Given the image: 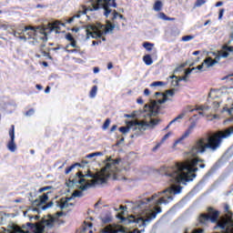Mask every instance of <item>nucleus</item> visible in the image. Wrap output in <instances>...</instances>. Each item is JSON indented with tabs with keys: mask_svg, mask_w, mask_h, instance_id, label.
Wrapping results in <instances>:
<instances>
[{
	"mask_svg": "<svg viewBox=\"0 0 233 233\" xmlns=\"http://www.w3.org/2000/svg\"><path fill=\"white\" fill-rule=\"evenodd\" d=\"M181 192V187L175 189L174 187L167 188L163 191H158L151 196V198H144L142 200L137 201V208L141 210H148V203L154 201L155 203V212H151L146 218L140 217L136 218L130 216L128 218H123L122 221L125 225H130V223H135L138 225V227H147L148 223H150L153 219L157 218L158 214H161V207H157L158 205H168L170 201L174 199V196L176 194H179Z\"/></svg>",
	"mask_w": 233,
	"mask_h": 233,
	"instance_id": "obj_1",
	"label": "nucleus"
},
{
	"mask_svg": "<svg viewBox=\"0 0 233 233\" xmlns=\"http://www.w3.org/2000/svg\"><path fill=\"white\" fill-rule=\"evenodd\" d=\"M203 159L192 158L187 163H176L171 167L162 166L159 169L160 174L167 177L170 185H179L181 183H188L194 181L198 176V163H203Z\"/></svg>",
	"mask_w": 233,
	"mask_h": 233,
	"instance_id": "obj_2",
	"label": "nucleus"
},
{
	"mask_svg": "<svg viewBox=\"0 0 233 233\" xmlns=\"http://www.w3.org/2000/svg\"><path fill=\"white\" fill-rule=\"evenodd\" d=\"M231 134H233V127L229 129H226L225 133L222 135L212 134L206 137L198 138L189 150L190 157H196V156L199 154H205L207 150L216 152V150L221 148L223 139H227Z\"/></svg>",
	"mask_w": 233,
	"mask_h": 233,
	"instance_id": "obj_3",
	"label": "nucleus"
},
{
	"mask_svg": "<svg viewBox=\"0 0 233 233\" xmlns=\"http://www.w3.org/2000/svg\"><path fill=\"white\" fill-rule=\"evenodd\" d=\"M85 177H91L92 179H96L95 183L96 185H103L106 183V177H97L96 174H93L89 169L87 170V173L83 171H78L76 174V177L69 178V182L67 186L74 187V185H80L79 188L82 191L88 190V188H91V187L94 185L90 182H87Z\"/></svg>",
	"mask_w": 233,
	"mask_h": 233,
	"instance_id": "obj_4",
	"label": "nucleus"
},
{
	"mask_svg": "<svg viewBox=\"0 0 233 233\" xmlns=\"http://www.w3.org/2000/svg\"><path fill=\"white\" fill-rule=\"evenodd\" d=\"M89 3L91 6H93V8H88L90 12H97V10H101V8H103L105 17H108L110 14H112L110 6L117 8V3H116V0H89Z\"/></svg>",
	"mask_w": 233,
	"mask_h": 233,
	"instance_id": "obj_5",
	"label": "nucleus"
},
{
	"mask_svg": "<svg viewBox=\"0 0 233 233\" xmlns=\"http://www.w3.org/2000/svg\"><path fill=\"white\" fill-rule=\"evenodd\" d=\"M48 194H52V192L48 191L47 193H44L42 196L39 197V198H36L34 201H32V198H29V201L32 202L33 207H39L41 210H46V208H52V207H54V201H50L47 204H46V201L48 200Z\"/></svg>",
	"mask_w": 233,
	"mask_h": 233,
	"instance_id": "obj_6",
	"label": "nucleus"
},
{
	"mask_svg": "<svg viewBox=\"0 0 233 233\" xmlns=\"http://www.w3.org/2000/svg\"><path fill=\"white\" fill-rule=\"evenodd\" d=\"M208 214H201L199 217V222L202 225H207L208 221L211 223H218V219H219V211L214 209L213 208H208Z\"/></svg>",
	"mask_w": 233,
	"mask_h": 233,
	"instance_id": "obj_7",
	"label": "nucleus"
},
{
	"mask_svg": "<svg viewBox=\"0 0 233 233\" xmlns=\"http://www.w3.org/2000/svg\"><path fill=\"white\" fill-rule=\"evenodd\" d=\"M106 166L102 168L103 172H116V168L117 167V165H119L121 159H112V157H108L106 160Z\"/></svg>",
	"mask_w": 233,
	"mask_h": 233,
	"instance_id": "obj_8",
	"label": "nucleus"
},
{
	"mask_svg": "<svg viewBox=\"0 0 233 233\" xmlns=\"http://www.w3.org/2000/svg\"><path fill=\"white\" fill-rule=\"evenodd\" d=\"M159 125V119H151L150 122H138L136 124L135 130H139L142 134L148 127H156Z\"/></svg>",
	"mask_w": 233,
	"mask_h": 233,
	"instance_id": "obj_9",
	"label": "nucleus"
},
{
	"mask_svg": "<svg viewBox=\"0 0 233 233\" xmlns=\"http://www.w3.org/2000/svg\"><path fill=\"white\" fill-rule=\"evenodd\" d=\"M10 141L7 144V148L10 152L16 150L17 146H15V126L12 125L11 129L9 130Z\"/></svg>",
	"mask_w": 233,
	"mask_h": 233,
	"instance_id": "obj_10",
	"label": "nucleus"
},
{
	"mask_svg": "<svg viewBox=\"0 0 233 233\" xmlns=\"http://www.w3.org/2000/svg\"><path fill=\"white\" fill-rule=\"evenodd\" d=\"M210 176V171L195 186V187L187 195L186 199L192 198L197 192H199L207 181V177Z\"/></svg>",
	"mask_w": 233,
	"mask_h": 233,
	"instance_id": "obj_11",
	"label": "nucleus"
},
{
	"mask_svg": "<svg viewBox=\"0 0 233 233\" xmlns=\"http://www.w3.org/2000/svg\"><path fill=\"white\" fill-rule=\"evenodd\" d=\"M196 125L197 124L195 121L191 122V124L189 125L187 129L184 132V134L175 141V145H179L181 141H184V139H187V137H188V136H190V134L194 132V129L196 128Z\"/></svg>",
	"mask_w": 233,
	"mask_h": 233,
	"instance_id": "obj_12",
	"label": "nucleus"
},
{
	"mask_svg": "<svg viewBox=\"0 0 233 233\" xmlns=\"http://www.w3.org/2000/svg\"><path fill=\"white\" fill-rule=\"evenodd\" d=\"M88 8H94V6H92V5L90 4V5L88 7H86V5H82L81 8L79 9L78 13L75 15H73L71 18H69L67 20V23H74V19H76V17L77 19H79V17H81V15H86V12H90L88 10Z\"/></svg>",
	"mask_w": 233,
	"mask_h": 233,
	"instance_id": "obj_13",
	"label": "nucleus"
},
{
	"mask_svg": "<svg viewBox=\"0 0 233 233\" xmlns=\"http://www.w3.org/2000/svg\"><path fill=\"white\" fill-rule=\"evenodd\" d=\"M213 56H215V59H212V57L208 56L206 59H204V63L206 64V68H210V66H214L217 63H219V60L221 59V55L218 53H213Z\"/></svg>",
	"mask_w": 233,
	"mask_h": 233,
	"instance_id": "obj_14",
	"label": "nucleus"
},
{
	"mask_svg": "<svg viewBox=\"0 0 233 233\" xmlns=\"http://www.w3.org/2000/svg\"><path fill=\"white\" fill-rule=\"evenodd\" d=\"M41 26L28 25L24 28L23 32H28V30H31V32L27 33V35H29V37H37V35H39V32H41Z\"/></svg>",
	"mask_w": 233,
	"mask_h": 233,
	"instance_id": "obj_15",
	"label": "nucleus"
},
{
	"mask_svg": "<svg viewBox=\"0 0 233 233\" xmlns=\"http://www.w3.org/2000/svg\"><path fill=\"white\" fill-rule=\"evenodd\" d=\"M102 233H119V230L113 225H107L102 229Z\"/></svg>",
	"mask_w": 233,
	"mask_h": 233,
	"instance_id": "obj_16",
	"label": "nucleus"
},
{
	"mask_svg": "<svg viewBox=\"0 0 233 233\" xmlns=\"http://www.w3.org/2000/svg\"><path fill=\"white\" fill-rule=\"evenodd\" d=\"M143 61H144L145 65H147V66H150V65H152V63H154V60L152 59V56L150 55L144 56Z\"/></svg>",
	"mask_w": 233,
	"mask_h": 233,
	"instance_id": "obj_17",
	"label": "nucleus"
},
{
	"mask_svg": "<svg viewBox=\"0 0 233 233\" xmlns=\"http://www.w3.org/2000/svg\"><path fill=\"white\" fill-rule=\"evenodd\" d=\"M46 29L45 28H41L40 31H39V34L43 36H40V39L42 41H44V43H46L48 41V36L46 35V32L45 31Z\"/></svg>",
	"mask_w": 233,
	"mask_h": 233,
	"instance_id": "obj_18",
	"label": "nucleus"
},
{
	"mask_svg": "<svg viewBox=\"0 0 233 233\" xmlns=\"http://www.w3.org/2000/svg\"><path fill=\"white\" fill-rule=\"evenodd\" d=\"M161 8H163V3L157 0L154 5V10L156 12H161Z\"/></svg>",
	"mask_w": 233,
	"mask_h": 233,
	"instance_id": "obj_19",
	"label": "nucleus"
},
{
	"mask_svg": "<svg viewBox=\"0 0 233 233\" xmlns=\"http://www.w3.org/2000/svg\"><path fill=\"white\" fill-rule=\"evenodd\" d=\"M96 96H97V86H94L89 92V97H91V99H94Z\"/></svg>",
	"mask_w": 233,
	"mask_h": 233,
	"instance_id": "obj_20",
	"label": "nucleus"
},
{
	"mask_svg": "<svg viewBox=\"0 0 233 233\" xmlns=\"http://www.w3.org/2000/svg\"><path fill=\"white\" fill-rule=\"evenodd\" d=\"M93 224L92 222H84V226H82V232H86V230H88V228H92Z\"/></svg>",
	"mask_w": 233,
	"mask_h": 233,
	"instance_id": "obj_21",
	"label": "nucleus"
},
{
	"mask_svg": "<svg viewBox=\"0 0 233 233\" xmlns=\"http://www.w3.org/2000/svg\"><path fill=\"white\" fill-rule=\"evenodd\" d=\"M56 205L58 208H61V210H63V208H66L68 207V202L66 200L62 203H59V201H56Z\"/></svg>",
	"mask_w": 233,
	"mask_h": 233,
	"instance_id": "obj_22",
	"label": "nucleus"
},
{
	"mask_svg": "<svg viewBox=\"0 0 233 233\" xmlns=\"http://www.w3.org/2000/svg\"><path fill=\"white\" fill-rule=\"evenodd\" d=\"M143 46L147 52H152V47L154 46V44L150 42H145L143 43Z\"/></svg>",
	"mask_w": 233,
	"mask_h": 233,
	"instance_id": "obj_23",
	"label": "nucleus"
},
{
	"mask_svg": "<svg viewBox=\"0 0 233 233\" xmlns=\"http://www.w3.org/2000/svg\"><path fill=\"white\" fill-rule=\"evenodd\" d=\"M76 167H83L81 164L79 163H75L73 165H71L69 167H67L65 171V174L66 175H68V173L71 171V170H74V168H76Z\"/></svg>",
	"mask_w": 233,
	"mask_h": 233,
	"instance_id": "obj_24",
	"label": "nucleus"
},
{
	"mask_svg": "<svg viewBox=\"0 0 233 233\" xmlns=\"http://www.w3.org/2000/svg\"><path fill=\"white\" fill-rule=\"evenodd\" d=\"M114 28H116V25L108 24L105 29V34H110V32H114Z\"/></svg>",
	"mask_w": 233,
	"mask_h": 233,
	"instance_id": "obj_25",
	"label": "nucleus"
},
{
	"mask_svg": "<svg viewBox=\"0 0 233 233\" xmlns=\"http://www.w3.org/2000/svg\"><path fill=\"white\" fill-rule=\"evenodd\" d=\"M102 223L106 225L107 223H112V217L111 215H106L105 217L102 218Z\"/></svg>",
	"mask_w": 233,
	"mask_h": 233,
	"instance_id": "obj_26",
	"label": "nucleus"
},
{
	"mask_svg": "<svg viewBox=\"0 0 233 233\" xmlns=\"http://www.w3.org/2000/svg\"><path fill=\"white\" fill-rule=\"evenodd\" d=\"M183 117H185V113H181L180 115H178L177 117H175L173 120H171L169 122V125H174V123L179 121V119H183Z\"/></svg>",
	"mask_w": 233,
	"mask_h": 233,
	"instance_id": "obj_27",
	"label": "nucleus"
},
{
	"mask_svg": "<svg viewBox=\"0 0 233 233\" xmlns=\"http://www.w3.org/2000/svg\"><path fill=\"white\" fill-rule=\"evenodd\" d=\"M72 198H83V191L75 190L72 194Z\"/></svg>",
	"mask_w": 233,
	"mask_h": 233,
	"instance_id": "obj_28",
	"label": "nucleus"
},
{
	"mask_svg": "<svg viewBox=\"0 0 233 233\" xmlns=\"http://www.w3.org/2000/svg\"><path fill=\"white\" fill-rule=\"evenodd\" d=\"M119 132H121L122 134H128V132H130V127H120L118 128Z\"/></svg>",
	"mask_w": 233,
	"mask_h": 233,
	"instance_id": "obj_29",
	"label": "nucleus"
},
{
	"mask_svg": "<svg viewBox=\"0 0 233 233\" xmlns=\"http://www.w3.org/2000/svg\"><path fill=\"white\" fill-rule=\"evenodd\" d=\"M205 3H207L205 0H197L194 6L195 8H199V6H203Z\"/></svg>",
	"mask_w": 233,
	"mask_h": 233,
	"instance_id": "obj_30",
	"label": "nucleus"
},
{
	"mask_svg": "<svg viewBox=\"0 0 233 233\" xmlns=\"http://www.w3.org/2000/svg\"><path fill=\"white\" fill-rule=\"evenodd\" d=\"M176 95V89H168L166 91V96H170V97H174V96Z\"/></svg>",
	"mask_w": 233,
	"mask_h": 233,
	"instance_id": "obj_31",
	"label": "nucleus"
},
{
	"mask_svg": "<svg viewBox=\"0 0 233 233\" xmlns=\"http://www.w3.org/2000/svg\"><path fill=\"white\" fill-rule=\"evenodd\" d=\"M205 65H207V64L204 61L201 65L198 66L197 67H193V68H196V70H199V72H205V70H207V69H205Z\"/></svg>",
	"mask_w": 233,
	"mask_h": 233,
	"instance_id": "obj_32",
	"label": "nucleus"
},
{
	"mask_svg": "<svg viewBox=\"0 0 233 233\" xmlns=\"http://www.w3.org/2000/svg\"><path fill=\"white\" fill-rule=\"evenodd\" d=\"M222 50H224L226 52H233V46H232L224 45V46H222Z\"/></svg>",
	"mask_w": 233,
	"mask_h": 233,
	"instance_id": "obj_33",
	"label": "nucleus"
},
{
	"mask_svg": "<svg viewBox=\"0 0 233 233\" xmlns=\"http://www.w3.org/2000/svg\"><path fill=\"white\" fill-rule=\"evenodd\" d=\"M165 83L161 81H155L150 84V86H164Z\"/></svg>",
	"mask_w": 233,
	"mask_h": 233,
	"instance_id": "obj_34",
	"label": "nucleus"
},
{
	"mask_svg": "<svg viewBox=\"0 0 233 233\" xmlns=\"http://www.w3.org/2000/svg\"><path fill=\"white\" fill-rule=\"evenodd\" d=\"M192 39H194V35H184L182 37V41H184L185 43L188 42V41H192Z\"/></svg>",
	"mask_w": 233,
	"mask_h": 233,
	"instance_id": "obj_35",
	"label": "nucleus"
},
{
	"mask_svg": "<svg viewBox=\"0 0 233 233\" xmlns=\"http://www.w3.org/2000/svg\"><path fill=\"white\" fill-rule=\"evenodd\" d=\"M59 26H65V24L59 22L58 20L53 23V28H59Z\"/></svg>",
	"mask_w": 233,
	"mask_h": 233,
	"instance_id": "obj_36",
	"label": "nucleus"
},
{
	"mask_svg": "<svg viewBox=\"0 0 233 233\" xmlns=\"http://www.w3.org/2000/svg\"><path fill=\"white\" fill-rule=\"evenodd\" d=\"M108 127H110V118H106L102 128L103 130H106V128H108Z\"/></svg>",
	"mask_w": 233,
	"mask_h": 233,
	"instance_id": "obj_37",
	"label": "nucleus"
},
{
	"mask_svg": "<svg viewBox=\"0 0 233 233\" xmlns=\"http://www.w3.org/2000/svg\"><path fill=\"white\" fill-rule=\"evenodd\" d=\"M217 227L221 228V230H225V228H227V224L225 222H218Z\"/></svg>",
	"mask_w": 233,
	"mask_h": 233,
	"instance_id": "obj_38",
	"label": "nucleus"
},
{
	"mask_svg": "<svg viewBox=\"0 0 233 233\" xmlns=\"http://www.w3.org/2000/svg\"><path fill=\"white\" fill-rule=\"evenodd\" d=\"M166 101H168V97L166 95H163V98L158 99L157 103H158V105H163V104H165Z\"/></svg>",
	"mask_w": 233,
	"mask_h": 233,
	"instance_id": "obj_39",
	"label": "nucleus"
},
{
	"mask_svg": "<svg viewBox=\"0 0 233 233\" xmlns=\"http://www.w3.org/2000/svg\"><path fill=\"white\" fill-rule=\"evenodd\" d=\"M53 187L52 186H46V187H41L38 189V192L41 193V192H45L46 190H52Z\"/></svg>",
	"mask_w": 233,
	"mask_h": 233,
	"instance_id": "obj_40",
	"label": "nucleus"
},
{
	"mask_svg": "<svg viewBox=\"0 0 233 233\" xmlns=\"http://www.w3.org/2000/svg\"><path fill=\"white\" fill-rule=\"evenodd\" d=\"M35 114V110L34 108H30L28 111L25 112V116L30 117V116H34Z\"/></svg>",
	"mask_w": 233,
	"mask_h": 233,
	"instance_id": "obj_41",
	"label": "nucleus"
},
{
	"mask_svg": "<svg viewBox=\"0 0 233 233\" xmlns=\"http://www.w3.org/2000/svg\"><path fill=\"white\" fill-rule=\"evenodd\" d=\"M172 135V132H168L167 134H166L162 139H161V143H165V141H167V139H168V137H170V136Z\"/></svg>",
	"mask_w": 233,
	"mask_h": 233,
	"instance_id": "obj_42",
	"label": "nucleus"
},
{
	"mask_svg": "<svg viewBox=\"0 0 233 233\" xmlns=\"http://www.w3.org/2000/svg\"><path fill=\"white\" fill-rule=\"evenodd\" d=\"M66 39H67V41H70V42H72V41L75 40L74 36H73L72 34H70V33H67V34L66 35Z\"/></svg>",
	"mask_w": 233,
	"mask_h": 233,
	"instance_id": "obj_43",
	"label": "nucleus"
},
{
	"mask_svg": "<svg viewBox=\"0 0 233 233\" xmlns=\"http://www.w3.org/2000/svg\"><path fill=\"white\" fill-rule=\"evenodd\" d=\"M218 54H220V56H222V57H228L229 56L228 52L225 51L223 49Z\"/></svg>",
	"mask_w": 233,
	"mask_h": 233,
	"instance_id": "obj_44",
	"label": "nucleus"
},
{
	"mask_svg": "<svg viewBox=\"0 0 233 233\" xmlns=\"http://www.w3.org/2000/svg\"><path fill=\"white\" fill-rule=\"evenodd\" d=\"M158 17L163 19V21H167L168 16L165 13H159Z\"/></svg>",
	"mask_w": 233,
	"mask_h": 233,
	"instance_id": "obj_45",
	"label": "nucleus"
},
{
	"mask_svg": "<svg viewBox=\"0 0 233 233\" xmlns=\"http://www.w3.org/2000/svg\"><path fill=\"white\" fill-rule=\"evenodd\" d=\"M117 17H119V13H117V11L114 10L113 11V17L111 18L112 21H116V19H117Z\"/></svg>",
	"mask_w": 233,
	"mask_h": 233,
	"instance_id": "obj_46",
	"label": "nucleus"
},
{
	"mask_svg": "<svg viewBox=\"0 0 233 233\" xmlns=\"http://www.w3.org/2000/svg\"><path fill=\"white\" fill-rule=\"evenodd\" d=\"M194 70H196V68H191V69H187L185 71V76L188 77V76H190V74H192V72H194Z\"/></svg>",
	"mask_w": 233,
	"mask_h": 233,
	"instance_id": "obj_47",
	"label": "nucleus"
},
{
	"mask_svg": "<svg viewBox=\"0 0 233 233\" xmlns=\"http://www.w3.org/2000/svg\"><path fill=\"white\" fill-rule=\"evenodd\" d=\"M224 14H225V9L224 8L219 9V13H218V19L219 20L223 19Z\"/></svg>",
	"mask_w": 233,
	"mask_h": 233,
	"instance_id": "obj_48",
	"label": "nucleus"
},
{
	"mask_svg": "<svg viewBox=\"0 0 233 233\" xmlns=\"http://www.w3.org/2000/svg\"><path fill=\"white\" fill-rule=\"evenodd\" d=\"M89 34H90V35H91V37H92L93 39H97V37H101V35H99V34H97V33H92V32H90Z\"/></svg>",
	"mask_w": 233,
	"mask_h": 233,
	"instance_id": "obj_49",
	"label": "nucleus"
},
{
	"mask_svg": "<svg viewBox=\"0 0 233 233\" xmlns=\"http://www.w3.org/2000/svg\"><path fill=\"white\" fill-rule=\"evenodd\" d=\"M203 228L195 229L192 233H203ZM185 233H188V229H186Z\"/></svg>",
	"mask_w": 233,
	"mask_h": 233,
	"instance_id": "obj_50",
	"label": "nucleus"
},
{
	"mask_svg": "<svg viewBox=\"0 0 233 233\" xmlns=\"http://www.w3.org/2000/svg\"><path fill=\"white\" fill-rule=\"evenodd\" d=\"M69 45H70V46H73V48H78L77 42L76 41V39L72 40Z\"/></svg>",
	"mask_w": 233,
	"mask_h": 233,
	"instance_id": "obj_51",
	"label": "nucleus"
},
{
	"mask_svg": "<svg viewBox=\"0 0 233 233\" xmlns=\"http://www.w3.org/2000/svg\"><path fill=\"white\" fill-rule=\"evenodd\" d=\"M195 110H205V106H197L196 109H190L189 112H194Z\"/></svg>",
	"mask_w": 233,
	"mask_h": 233,
	"instance_id": "obj_52",
	"label": "nucleus"
},
{
	"mask_svg": "<svg viewBox=\"0 0 233 233\" xmlns=\"http://www.w3.org/2000/svg\"><path fill=\"white\" fill-rule=\"evenodd\" d=\"M66 52H67V54H76L77 53V49H66Z\"/></svg>",
	"mask_w": 233,
	"mask_h": 233,
	"instance_id": "obj_53",
	"label": "nucleus"
},
{
	"mask_svg": "<svg viewBox=\"0 0 233 233\" xmlns=\"http://www.w3.org/2000/svg\"><path fill=\"white\" fill-rule=\"evenodd\" d=\"M213 108L214 110H218L219 108V102H213Z\"/></svg>",
	"mask_w": 233,
	"mask_h": 233,
	"instance_id": "obj_54",
	"label": "nucleus"
},
{
	"mask_svg": "<svg viewBox=\"0 0 233 233\" xmlns=\"http://www.w3.org/2000/svg\"><path fill=\"white\" fill-rule=\"evenodd\" d=\"M137 130L134 134L137 136V137H139L140 136H143V133L139 129H135Z\"/></svg>",
	"mask_w": 233,
	"mask_h": 233,
	"instance_id": "obj_55",
	"label": "nucleus"
},
{
	"mask_svg": "<svg viewBox=\"0 0 233 233\" xmlns=\"http://www.w3.org/2000/svg\"><path fill=\"white\" fill-rule=\"evenodd\" d=\"M90 162L88 161V160H86V159H83L82 161H81V167H85V165H88Z\"/></svg>",
	"mask_w": 233,
	"mask_h": 233,
	"instance_id": "obj_56",
	"label": "nucleus"
},
{
	"mask_svg": "<svg viewBox=\"0 0 233 233\" xmlns=\"http://www.w3.org/2000/svg\"><path fill=\"white\" fill-rule=\"evenodd\" d=\"M229 208H230V207H228V205L226 204L224 207L225 212H228V214L232 215V212L229 211Z\"/></svg>",
	"mask_w": 233,
	"mask_h": 233,
	"instance_id": "obj_57",
	"label": "nucleus"
},
{
	"mask_svg": "<svg viewBox=\"0 0 233 233\" xmlns=\"http://www.w3.org/2000/svg\"><path fill=\"white\" fill-rule=\"evenodd\" d=\"M92 157H96V156L94 155V153H90L88 155L86 156V159H92Z\"/></svg>",
	"mask_w": 233,
	"mask_h": 233,
	"instance_id": "obj_58",
	"label": "nucleus"
},
{
	"mask_svg": "<svg viewBox=\"0 0 233 233\" xmlns=\"http://www.w3.org/2000/svg\"><path fill=\"white\" fill-rule=\"evenodd\" d=\"M172 85H173V86H179V80H178V78L177 79V80H173L172 81Z\"/></svg>",
	"mask_w": 233,
	"mask_h": 233,
	"instance_id": "obj_59",
	"label": "nucleus"
},
{
	"mask_svg": "<svg viewBox=\"0 0 233 233\" xmlns=\"http://www.w3.org/2000/svg\"><path fill=\"white\" fill-rule=\"evenodd\" d=\"M187 76L185 75L184 76H179L177 79H178V81H179V83H180V81H187Z\"/></svg>",
	"mask_w": 233,
	"mask_h": 233,
	"instance_id": "obj_60",
	"label": "nucleus"
},
{
	"mask_svg": "<svg viewBox=\"0 0 233 233\" xmlns=\"http://www.w3.org/2000/svg\"><path fill=\"white\" fill-rule=\"evenodd\" d=\"M144 96H150V89L146 88V89L144 90Z\"/></svg>",
	"mask_w": 233,
	"mask_h": 233,
	"instance_id": "obj_61",
	"label": "nucleus"
},
{
	"mask_svg": "<svg viewBox=\"0 0 233 233\" xmlns=\"http://www.w3.org/2000/svg\"><path fill=\"white\" fill-rule=\"evenodd\" d=\"M96 45H101V40L92 42V46H96Z\"/></svg>",
	"mask_w": 233,
	"mask_h": 233,
	"instance_id": "obj_62",
	"label": "nucleus"
},
{
	"mask_svg": "<svg viewBox=\"0 0 233 233\" xmlns=\"http://www.w3.org/2000/svg\"><path fill=\"white\" fill-rule=\"evenodd\" d=\"M115 130H117V125H114V126H112V127L110 128V132H115Z\"/></svg>",
	"mask_w": 233,
	"mask_h": 233,
	"instance_id": "obj_63",
	"label": "nucleus"
},
{
	"mask_svg": "<svg viewBox=\"0 0 233 233\" xmlns=\"http://www.w3.org/2000/svg\"><path fill=\"white\" fill-rule=\"evenodd\" d=\"M137 103L138 105H143V98H141V97L137 98Z\"/></svg>",
	"mask_w": 233,
	"mask_h": 233,
	"instance_id": "obj_64",
	"label": "nucleus"
}]
</instances>
